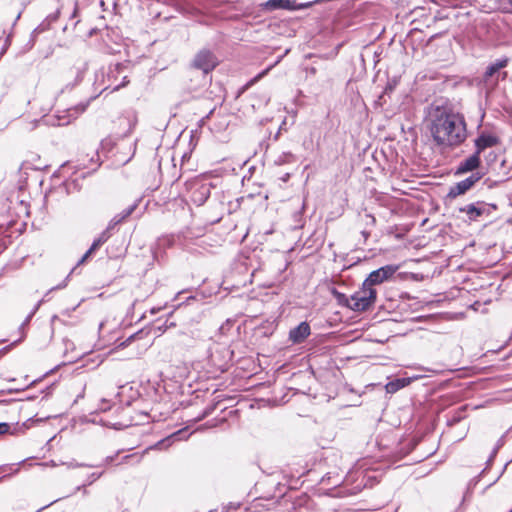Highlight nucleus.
<instances>
[{"mask_svg":"<svg viewBox=\"0 0 512 512\" xmlns=\"http://www.w3.org/2000/svg\"><path fill=\"white\" fill-rule=\"evenodd\" d=\"M286 161H287V160H284V159H283V160H282V159H279V160L277 161V163H279V164H280V163H283V162H286Z\"/></svg>","mask_w":512,"mask_h":512,"instance_id":"25","label":"nucleus"},{"mask_svg":"<svg viewBox=\"0 0 512 512\" xmlns=\"http://www.w3.org/2000/svg\"><path fill=\"white\" fill-rule=\"evenodd\" d=\"M288 178H289V174H286V175L282 178V180H283V181H287V180H288Z\"/></svg>","mask_w":512,"mask_h":512,"instance_id":"24","label":"nucleus"},{"mask_svg":"<svg viewBox=\"0 0 512 512\" xmlns=\"http://www.w3.org/2000/svg\"><path fill=\"white\" fill-rule=\"evenodd\" d=\"M430 133L442 151L453 149L467 138L464 117L458 113L438 110L431 119Z\"/></svg>","mask_w":512,"mask_h":512,"instance_id":"1","label":"nucleus"},{"mask_svg":"<svg viewBox=\"0 0 512 512\" xmlns=\"http://www.w3.org/2000/svg\"><path fill=\"white\" fill-rule=\"evenodd\" d=\"M86 109V105L85 104H80V105H77L76 107L74 108H70L68 110V117L69 118H76L79 114H81L82 112H84ZM70 122V119H65L64 117L60 119V122H59V125H66Z\"/></svg>","mask_w":512,"mask_h":512,"instance_id":"13","label":"nucleus"},{"mask_svg":"<svg viewBox=\"0 0 512 512\" xmlns=\"http://www.w3.org/2000/svg\"><path fill=\"white\" fill-rule=\"evenodd\" d=\"M181 433H182V430H179L176 433H173L172 435L168 436L167 438L156 443L154 448L161 450V449L169 447L172 444L173 439L175 437L179 436Z\"/></svg>","mask_w":512,"mask_h":512,"instance_id":"14","label":"nucleus"},{"mask_svg":"<svg viewBox=\"0 0 512 512\" xmlns=\"http://www.w3.org/2000/svg\"><path fill=\"white\" fill-rule=\"evenodd\" d=\"M121 68V65L120 64H117L116 65V70H119Z\"/></svg>","mask_w":512,"mask_h":512,"instance_id":"27","label":"nucleus"},{"mask_svg":"<svg viewBox=\"0 0 512 512\" xmlns=\"http://www.w3.org/2000/svg\"><path fill=\"white\" fill-rule=\"evenodd\" d=\"M92 251L89 249L80 259L79 264L84 263L86 259L91 255Z\"/></svg>","mask_w":512,"mask_h":512,"instance_id":"22","label":"nucleus"},{"mask_svg":"<svg viewBox=\"0 0 512 512\" xmlns=\"http://www.w3.org/2000/svg\"><path fill=\"white\" fill-rule=\"evenodd\" d=\"M10 430V425L8 423H0V435H4L8 433Z\"/></svg>","mask_w":512,"mask_h":512,"instance_id":"18","label":"nucleus"},{"mask_svg":"<svg viewBox=\"0 0 512 512\" xmlns=\"http://www.w3.org/2000/svg\"><path fill=\"white\" fill-rule=\"evenodd\" d=\"M332 293L335 296V298L337 299L339 304L345 305L348 308H350L351 297L348 298L346 295H344L343 293H340L336 290H333Z\"/></svg>","mask_w":512,"mask_h":512,"instance_id":"16","label":"nucleus"},{"mask_svg":"<svg viewBox=\"0 0 512 512\" xmlns=\"http://www.w3.org/2000/svg\"><path fill=\"white\" fill-rule=\"evenodd\" d=\"M310 335V326L306 322L300 323L297 327L290 330L289 339L293 343H301Z\"/></svg>","mask_w":512,"mask_h":512,"instance_id":"8","label":"nucleus"},{"mask_svg":"<svg viewBox=\"0 0 512 512\" xmlns=\"http://www.w3.org/2000/svg\"><path fill=\"white\" fill-rule=\"evenodd\" d=\"M480 164V155L475 151L470 157L460 163L457 173H467L478 168Z\"/></svg>","mask_w":512,"mask_h":512,"instance_id":"10","label":"nucleus"},{"mask_svg":"<svg viewBox=\"0 0 512 512\" xmlns=\"http://www.w3.org/2000/svg\"><path fill=\"white\" fill-rule=\"evenodd\" d=\"M217 64L216 57L207 50H202L197 53L193 61L194 67L201 69L204 73L212 71Z\"/></svg>","mask_w":512,"mask_h":512,"instance_id":"4","label":"nucleus"},{"mask_svg":"<svg viewBox=\"0 0 512 512\" xmlns=\"http://www.w3.org/2000/svg\"><path fill=\"white\" fill-rule=\"evenodd\" d=\"M126 83H128V81H124V82H122L121 84L116 85V86L114 87V90H118L120 87L125 86V85H126Z\"/></svg>","mask_w":512,"mask_h":512,"instance_id":"23","label":"nucleus"},{"mask_svg":"<svg viewBox=\"0 0 512 512\" xmlns=\"http://www.w3.org/2000/svg\"><path fill=\"white\" fill-rule=\"evenodd\" d=\"M413 378H401L390 381L386 384L385 389L387 393H395L398 390L408 386Z\"/></svg>","mask_w":512,"mask_h":512,"instance_id":"12","label":"nucleus"},{"mask_svg":"<svg viewBox=\"0 0 512 512\" xmlns=\"http://www.w3.org/2000/svg\"><path fill=\"white\" fill-rule=\"evenodd\" d=\"M507 60H497L495 63L491 64L487 67L486 72L484 74V81L487 85H494L499 80L500 77L504 78L506 73L501 72V70L506 67Z\"/></svg>","mask_w":512,"mask_h":512,"instance_id":"5","label":"nucleus"},{"mask_svg":"<svg viewBox=\"0 0 512 512\" xmlns=\"http://www.w3.org/2000/svg\"><path fill=\"white\" fill-rule=\"evenodd\" d=\"M92 251L89 249L80 259L79 264L84 263L86 259L91 255Z\"/></svg>","mask_w":512,"mask_h":512,"instance_id":"20","label":"nucleus"},{"mask_svg":"<svg viewBox=\"0 0 512 512\" xmlns=\"http://www.w3.org/2000/svg\"><path fill=\"white\" fill-rule=\"evenodd\" d=\"M499 143L498 137L490 132H481L475 139L476 152L480 155L485 149L496 146Z\"/></svg>","mask_w":512,"mask_h":512,"instance_id":"7","label":"nucleus"},{"mask_svg":"<svg viewBox=\"0 0 512 512\" xmlns=\"http://www.w3.org/2000/svg\"><path fill=\"white\" fill-rule=\"evenodd\" d=\"M482 175L480 173H473L468 178L458 182L456 185L451 187L449 191V196L457 197L459 195L464 194L468 191L477 181L481 179Z\"/></svg>","mask_w":512,"mask_h":512,"instance_id":"6","label":"nucleus"},{"mask_svg":"<svg viewBox=\"0 0 512 512\" xmlns=\"http://www.w3.org/2000/svg\"><path fill=\"white\" fill-rule=\"evenodd\" d=\"M460 212L465 213L468 216V219L471 221L477 220L478 217H480L484 209L478 205L475 204H468L464 207H461Z\"/></svg>","mask_w":512,"mask_h":512,"instance_id":"11","label":"nucleus"},{"mask_svg":"<svg viewBox=\"0 0 512 512\" xmlns=\"http://www.w3.org/2000/svg\"><path fill=\"white\" fill-rule=\"evenodd\" d=\"M376 295L374 288L366 287L363 283L362 288L351 296L350 309L356 312L366 311L375 303Z\"/></svg>","mask_w":512,"mask_h":512,"instance_id":"2","label":"nucleus"},{"mask_svg":"<svg viewBox=\"0 0 512 512\" xmlns=\"http://www.w3.org/2000/svg\"><path fill=\"white\" fill-rule=\"evenodd\" d=\"M512 3V0H509Z\"/></svg>","mask_w":512,"mask_h":512,"instance_id":"29","label":"nucleus"},{"mask_svg":"<svg viewBox=\"0 0 512 512\" xmlns=\"http://www.w3.org/2000/svg\"><path fill=\"white\" fill-rule=\"evenodd\" d=\"M92 251L89 249L80 259L79 264L84 263L86 259L91 255Z\"/></svg>","mask_w":512,"mask_h":512,"instance_id":"21","label":"nucleus"},{"mask_svg":"<svg viewBox=\"0 0 512 512\" xmlns=\"http://www.w3.org/2000/svg\"><path fill=\"white\" fill-rule=\"evenodd\" d=\"M109 232H104L102 234V236L100 238H98L97 240H95L92 244V246L90 247V250L93 252L94 250H96L98 247H100V245L105 242L107 240V238L109 237Z\"/></svg>","mask_w":512,"mask_h":512,"instance_id":"17","label":"nucleus"},{"mask_svg":"<svg viewBox=\"0 0 512 512\" xmlns=\"http://www.w3.org/2000/svg\"><path fill=\"white\" fill-rule=\"evenodd\" d=\"M92 251L89 249L80 259L79 264L84 263L86 259L91 255Z\"/></svg>","mask_w":512,"mask_h":512,"instance_id":"19","label":"nucleus"},{"mask_svg":"<svg viewBox=\"0 0 512 512\" xmlns=\"http://www.w3.org/2000/svg\"><path fill=\"white\" fill-rule=\"evenodd\" d=\"M138 203H134L124 209L122 212L116 214L109 222L106 232L113 230L117 225L125 221L137 208Z\"/></svg>","mask_w":512,"mask_h":512,"instance_id":"9","label":"nucleus"},{"mask_svg":"<svg viewBox=\"0 0 512 512\" xmlns=\"http://www.w3.org/2000/svg\"><path fill=\"white\" fill-rule=\"evenodd\" d=\"M104 326V322H101L100 325H99V328L102 329Z\"/></svg>","mask_w":512,"mask_h":512,"instance_id":"26","label":"nucleus"},{"mask_svg":"<svg viewBox=\"0 0 512 512\" xmlns=\"http://www.w3.org/2000/svg\"><path fill=\"white\" fill-rule=\"evenodd\" d=\"M396 270L397 267L393 265L381 267L372 271L363 283L366 284V287L373 288L374 285L381 284L392 277Z\"/></svg>","mask_w":512,"mask_h":512,"instance_id":"3","label":"nucleus"},{"mask_svg":"<svg viewBox=\"0 0 512 512\" xmlns=\"http://www.w3.org/2000/svg\"><path fill=\"white\" fill-rule=\"evenodd\" d=\"M267 70L266 71H263L262 74L259 75V77H261L262 75L266 74Z\"/></svg>","mask_w":512,"mask_h":512,"instance_id":"28","label":"nucleus"},{"mask_svg":"<svg viewBox=\"0 0 512 512\" xmlns=\"http://www.w3.org/2000/svg\"><path fill=\"white\" fill-rule=\"evenodd\" d=\"M267 6L270 8H291L290 0H269Z\"/></svg>","mask_w":512,"mask_h":512,"instance_id":"15","label":"nucleus"}]
</instances>
